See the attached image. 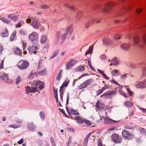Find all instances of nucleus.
Returning <instances> with one entry per match:
<instances>
[{
  "mask_svg": "<svg viewBox=\"0 0 146 146\" xmlns=\"http://www.w3.org/2000/svg\"><path fill=\"white\" fill-rule=\"evenodd\" d=\"M44 85V84L39 80L34 81L31 83V87L27 86L26 88V92L37 95L39 93V90H41L43 88Z\"/></svg>",
  "mask_w": 146,
  "mask_h": 146,
  "instance_id": "nucleus-1",
  "label": "nucleus"
},
{
  "mask_svg": "<svg viewBox=\"0 0 146 146\" xmlns=\"http://www.w3.org/2000/svg\"><path fill=\"white\" fill-rule=\"evenodd\" d=\"M29 62L26 60H21L17 64V67L21 70H25L28 67Z\"/></svg>",
  "mask_w": 146,
  "mask_h": 146,
  "instance_id": "nucleus-2",
  "label": "nucleus"
},
{
  "mask_svg": "<svg viewBox=\"0 0 146 146\" xmlns=\"http://www.w3.org/2000/svg\"><path fill=\"white\" fill-rule=\"evenodd\" d=\"M94 47V44H92L89 47V49L88 51H86L85 53V56H86L89 54L88 56V59L87 60V62L88 63V65L90 68L92 70H94V68L93 67L91 64V61L90 60V58L91 57V54L92 52L93 49Z\"/></svg>",
  "mask_w": 146,
  "mask_h": 146,
  "instance_id": "nucleus-3",
  "label": "nucleus"
},
{
  "mask_svg": "<svg viewBox=\"0 0 146 146\" xmlns=\"http://www.w3.org/2000/svg\"><path fill=\"white\" fill-rule=\"evenodd\" d=\"M39 48V46L38 44L33 45L28 47V50L30 53H34L35 54H38V52L37 51Z\"/></svg>",
  "mask_w": 146,
  "mask_h": 146,
  "instance_id": "nucleus-4",
  "label": "nucleus"
},
{
  "mask_svg": "<svg viewBox=\"0 0 146 146\" xmlns=\"http://www.w3.org/2000/svg\"><path fill=\"white\" fill-rule=\"evenodd\" d=\"M93 79H92L87 80L80 85L78 88L79 89L81 90L86 87L92 84L93 82Z\"/></svg>",
  "mask_w": 146,
  "mask_h": 146,
  "instance_id": "nucleus-5",
  "label": "nucleus"
},
{
  "mask_svg": "<svg viewBox=\"0 0 146 146\" xmlns=\"http://www.w3.org/2000/svg\"><path fill=\"white\" fill-rule=\"evenodd\" d=\"M122 135L123 137L125 139H129L134 137V135L133 134L125 130L122 131Z\"/></svg>",
  "mask_w": 146,
  "mask_h": 146,
  "instance_id": "nucleus-6",
  "label": "nucleus"
},
{
  "mask_svg": "<svg viewBox=\"0 0 146 146\" xmlns=\"http://www.w3.org/2000/svg\"><path fill=\"white\" fill-rule=\"evenodd\" d=\"M115 5L114 3H108L105 5L102 9L103 12L106 13L108 12L111 8Z\"/></svg>",
  "mask_w": 146,
  "mask_h": 146,
  "instance_id": "nucleus-7",
  "label": "nucleus"
},
{
  "mask_svg": "<svg viewBox=\"0 0 146 146\" xmlns=\"http://www.w3.org/2000/svg\"><path fill=\"white\" fill-rule=\"evenodd\" d=\"M77 62V61L74 59H71L69 61L66 62V69L68 70L71 68Z\"/></svg>",
  "mask_w": 146,
  "mask_h": 146,
  "instance_id": "nucleus-8",
  "label": "nucleus"
},
{
  "mask_svg": "<svg viewBox=\"0 0 146 146\" xmlns=\"http://www.w3.org/2000/svg\"><path fill=\"white\" fill-rule=\"evenodd\" d=\"M28 38L31 42L37 41L38 39V35L36 33L33 32L29 35Z\"/></svg>",
  "mask_w": 146,
  "mask_h": 146,
  "instance_id": "nucleus-9",
  "label": "nucleus"
},
{
  "mask_svg": "<svg viewBox=\"0 0 146 146\" xmlns=\"http://www.w3.org/2000/svg\"><path fill=\"white\" fill-rule=\"evenodd\" d=\"M20 14V13L19 12H17L16 13H11L9 15H8V17L13 21H16L18 20Z\"/></svg>",
  "mask_w": 146,
  "mask_h": 146,
  "instance_id": "nucleus-10",
  "label": "nucleus"
},
{
  "mask_svg": "<svg viewBox=\"0 0 146 146\" xmlns=\"http://www.w3.org/2000/svg\"><path fill=\"white\" fill-rule=\"evenodd\" d=\"M115 91H111L109 92L105 93L101 96V97L105 98H111L115 95L116 93Z\"/></svg>",
  "mask_w": 146,
  "mask_h": 146,
  "instance_id": "nucleus-11",
  "label": "nucleus"
},
{
  "mask_svg": "<svg viewBox=\"0 0 146 146\" xmlns=\"http://www.w3.org/2000/svg\"><path fill=\"white\" fill-rule=\"evenodd\" d=\"M112 140L116 143H120L122 140L121 137L116 134H113L111 136Z\"/></svg>",
  "mask_w": 146,
  "mask_h": 146,
  "instance_id": "nucleus-12",
  "label": "nucleus"
},
{
  "mask_svg": "<svg viewBox=\"0 0 146 146\" xmlns=\"http://www.w3.org/2000/svg\"><path fill=\"white\" fill-rule=\"evenodd\" d=\"M69 81L68 80L65 81L64 82L62 86L60 87V97L61 100H63L62 99V95L63 94V92L64 91L63 88L64 87H66L68 85Z\"/></svg>",
  "mask_w": 146,
  "mask_h": 146,
  "instance_id": "nucleus-13",
  "label": "nucleus"
},
{
  "mask_svg": "<svg viewBox=\"0 0 146 146\" xmlns=\"http://www.w3.org/2000/svg\"><path fill=\"white\" fill-rule=\"evenodd\" d=\"M33 20L32 23L31 25L35 29H38L40 26V23L37 19H34V18H32Z\"/></svg>",
  "mask_w": 146,
  "mask_h": 146,
  "instance_id": "nucleus-14",
  "label": "nucleus"
},
{
  "mask_svg": "<svg viewBox=\"0 0 146 146\" xmlns=\"http://www.w3.org/2000/svg\"><path fill=\"white\" fill-rule=\"evenodd\" d=\"M8 77H9L6 73H3L2 76H0V80H4V82L6 83H11L12 82L9 79Z\"/></svg>",
  "mask_w": 146,
  "mask_h": 146,
  "instance_id": "nucleus-15",
  "label": "nucleus"
},
{
  "mask_svg": "<svg viewBox=\"0 0 146 146\" xmlns=\"http://www.w3.org/2000/svg\"><path fill=\"white\" fill-rule=\"evenodd\" d=\"M103 42L108 45L115 46L116 43L115 41H113L108 38H106L103 40Z\"/></svg>",
  "mask_w": 146,
  "mask_h": 146,
  "instance_id": "nucleus-16",
  "label": "nucleus"
},
{
  "mask_svg": "<svg viewBox=\"0 0 146 146\" xmlns=\"http://www.w3.org/2000/svg\"><path fill=\"white\" fill-rule=\"evenodd\" d=\"M141 30L143 32L142 37V42L146 45V30L145 28L141 29Z\"/></svg>",
  "mask_w": 146,
  "mask_h": 146,
  "instance_id": "nucleus-17",
  "label": "nucleus"
},
{
  "mask_svg": "<svg viewBox=\"0 0 146 146\" xmlns=\"http://www.w3.org/2000/svg\"><path fill=\"white\" fill-rule=\"evenodd\" d=\"M83 13L81 11H78L76 16V19L77 21H80L82 19L83 16Z\"/></svg>",
  "mask_w": 146,
  "mask_h": 146,
  "instance_id": "nucleus-18",
  "label": "nucleus"
},
{
  "mask_svg": "<svg viewBox=\"0 0 146 146\" xmlns=\"http://www.w3.org/2000/svg\"><path fill=\"white\" fill-rule=\"evenodd\" d=\"M62 35V33L60 31H58L56 33V40L54 41L55 44L58 43L59 40L60 39Z\"/></svg>",
  "mask_w": 146,
  "mask_h": 146,
  "instance_id": "nucleus-19",
  "label": "nucleus"
},
{
  "mask_svg": "<svg viewBox=\"0 0 146 146\" xmlns=\"http://www.w3.org/2000/svg\"><path fill=\"white\" fill-rule=\"evenodd\" d=\"M104 119V123H106L108 124L110 123H113L114 122H116V121H114L111 119L109 118H107L105 117H102Z\"/></svg>",
  "mask_w": 146,
  "mask_h": 146,
  "instance_id": "nucleus-20",
  "label": "nucleus"
},
{
  "mask_svg": "<svg viewBox=\"0 0 146 146\" xmlns=\"http://www.w3.org/2000/svg\"><path fill=\"white\" fill-rule=\"evenodd\" d=\"M47 37L45 35H42L41 36L40 42L43 44H45L47 42Z\"/></svg>",
  "mask_w": 146,
  "mask_h": 146,
  "instance_id": "nucleus-21",
  "label": "nucleus"
},
{
  "mask_svg": "<svg viewBox=\"0 0 146 146\" xmlns=\"http://www.w3.org/2000/svg\"><path fill=\"white\" fill-rule=\"evenodd\" d=\"M85 68L84 66H79L76 68L74 70V71L77 72H82L84 70Z\"/></svg>",
  "mask_w": 146,
  "mask_h": 146,
  "instance_id": "nucleus-22",
  "label": "nucleus"
},
{
  "mask_svg": "<svg viewBox=\"0 0 146 146\" xmlns=\"http://www.w3.org/2000/svg\"><path fill=\"white\" fill-rule=\"evenodd\" d=\"M63 6L65 7L68 8L71 11H73L74 10V7L72 5H70L68 3H64Z\"/></svg>",
  "mask_w": 146,
  "mask_h": 146,
  "instance_id": "nucleus-23",
  "label": "nucleus"
},
{
  "mask_svg": "<svg viewBox=\"0 0 146 146\" xmlns=\"http://www.w3.org/2000/svg\"><path fill=\"white\" fill-rule=\"evenodd\" d=\"M75 118L79 123H81V124L84 123V121L85 119H83L80 117L78 116H75Z\"/></svg>",
  "mask_w": 146,
  "mask_h": 146,
  "instance_id": "nucleus-24",
  "label": "nucleus"
},
{
  "mask_svg": "<svg viewBox=\"0 0 146 146\" xmlns=\"http://www.w3.org/2000/svg\"><path fill=\"white\" fill-rule=\"evenodd\" d=\"M92 134L91 133H90L86 137L83 141V144L84 146H86L88 139Z\"/></svg>",
  "mask_w": 146,
  "mask_h": 146,
  "instance_id": "nucleus-25",
  "label": "nucleus"
},
{
  "mask_svg": "<svg viewBox=\"0 0 146 146\" xmlns=\"http://www.w3.org/2000/svg\"><path fill=\"white\" fill-rule=\"evenodd\" d=\"M135 86L137 88H144L143 82L137 83L135 84Z\"/></svg>",
  "mask_w": 146,
  "mask_h": 146,
  "instance_id": "nucleus-26",
  "label": "nucleus"
},
{
  "mask_svg": "<svg viewBox=\"0 0 146 146\" xmlns=\"http://www.w3.org/2000/svg\"><path fill=\"white\" fill-rule=\"evenodd\" d=\"M50 7L49 5L46 4H42L40 6V8L42 9H49Z\"/></svg>",
  "mask_w": 146,
  "mask_h": 146,
  "instance_id": "nucleus-27",
  "label": "nucleus"
},
{
  "mask_svg": "<svg viewBox=\"0 0 146 146\" xmlns=\"http://www.w3.org/2000/svg\"><path fill=\"white\" fill-rule=\"evenodd\" d=\"M28 128L30 131H33L35 129V126L32 123H29L28 124Z\"/></svg>",
  "mask_w": 146,
  "mask_h": 146,
  "instance_id": "nucleus-28",
  "label": "nucleus"
},
{
  "mask_svg": "<svg viewBox=\"0 0 146 146\" xmlns=\"http://www.w3.org/2000/svg\"><path fill=\"white\" fill-rule=\"evenodd\" d=\"M111 73L112 76H118L120 72L117 70H113L111 71Z\"/></svg>",
  "mask_w": 146,
  "mask_h": 146,
  "instance_id": "nucleus-29",
  "label": "nucleus"
},
{
  "mask_svg": "<svg viewBox=\"0 0 146 146\" xmlns=\"http://www.w3.org/2000/svg\"><path fill=\"white\" fill-rule=\"evenodd\" d=\"M63 70H60L59 73L57 75L56 79L57 80H59L61 79L62 74Z\"/></svg>",
  "mask_w": 146,
  "mask_h": 146,
  "instance_id": "nucleus-30",
  "label": "nucleus"
},
{
  "mask_svg": "<svg viewBox=\"0 0 146 146\" xmlns=\"http://www.w3.org/2000/svg\"><path fill=\"white\" fill-rule=\"evenodd\" d=\"M8 31L7 29H5L4 32H2L1 34V35L3 37H5L8 36Z\"/></svg>",
  "mask_w": 146,
  "mask_h": 146,
  "instance_id": "nucleus-31",
  "label": "nucleus"
},
{
  "mask_svg": "<svg viewBox=\"0 0 146 146\" xmlns=\"http://www.w3.org/2000/svg\"><path fill=\"white\" fill-rule=\"evenodd\" d=\"M133 41L135 46H137L139 42V39L138 36H135L133 38Z\"/></svg>",
  "mask_w": 146,
  "mask_h": 146,
  "instance_id": "nucleus-32",
  "label": "nucleus"
},
{
  "mask_svg": "<svg viewBox=\"0 0 146 146\" xmlns=\"http://www.w3.org/2000/svg\"><path fill=\"white\" fill-rule=\"evenodd\" d=\"M0 19L3 22L7 24H9L11 22L8 19H6L5 17H2Z\"/></svg>",
  "mask_w": 146,
  "mask_h": 146,
  "instance_id": "nucleus-33",
  "label": "nucleus"
},
{
  "mask_svg": "<svg viewBox=\"0 0 146 146\" xmlns=\"http://www.w3.org/2000/svg\"><path fill=\"white\" fill-rule=\"evenodd\" d=\"M130 46L126 44H123L121 45V47L123 50H127L129 48Z\"/></svg>",
  "mask_w": 146,
  "mask_h": 146,
  "instance_id": "nucleus-34",
  "label": "nucleus"
},
{
  "mask_svg": "<svg viewBox=\"0 0 146 146\" xmlns=\"http://www.w3.org/2000/svg\"><path fill=\"white\" fill-rule=\"evenodd\" d=\"M96 106L97 108L99 110H101L103 108L102 105L100 103V101H98L96 103Z\"/></svg>",
  "mask_w": 146,
  "mask_h": 146,
  "instance_id": "nucleus-35",
  "label": "nucleus"
},
{
  "mask_svg": "<svg viewBox=\"0 0 146 146\" xmlns=\"http://www.w3.org/2000/svg\"><path fill=\"white\" fill-rule=\"evenodd\" d=\"M119 94L125 98H127L128 97V95L126 93H125L121 89H120L119 90Z\"/></svg>",
  "mask_w": 146,
  "mask_h": 146,
  "instance_id": "nucleus-36",
  "label": "nucleus"
},
{
  "mask_svg": "<svg viewBox=\"0 0 146 146\" xmlns=\"http://www.w3.org/2000/svg\"><path fill=\"white\" fill-rule=\"evenodd\" d=\"M16 31H15L13 32L12 35H11L10 38V40L12 41L14 39L16 36Z\"/></svg>",
  "mask_w": 146,
  "mask_h": 146,
  "instance_id": "nucleus-37",
  "label": "nucleus"
},
{
  "mask_svg": "<svg viewBox=\"0 0 146 146\" xmlns=\"http://www.w3.org/2000/svg\"><path fill=\"white\" fill-rule=\"evenodd\" d=\"M53 91L54 93V98L56 100H58L57 90L56 89H55L54 88H53Z\"/></svg>",
  "mask_w": 146,
  "mask_h": 146,
  "instance_id": "nucleus-38",
  "label": "nucleus"
},
{
  "mask_svg": "<svg viewBox=\"0 0 146 146\" xmlns=\"http://www.w3.org/2000/svg\"><path fill=\"white\" fill-rule=\"evenodd\" d=\"M70 111L71 113L72 114L77 115H79V113L77 110L71 109L70 110Z\"/></svg>",
  "mask_w": 146,
  "mask_h": 146,
  "instance_id": "nucleus-39",
  "label": "nucleus"
},
{
  "mask_svg": "<svg viewBox=\"0 0 146 146\" xmlns=\"http://www.w3.org/2000/svg\"><path fill=\"white\" fill-rule=\"evenodd\" d=\"M22 51L18 48H16L14 51L15 54H21Z\"/></svg>",
  "mask_w": 146,
  "mask_h": 146,
  "instance_id": "nucleus-40",
  "label": "nucleus"
},
{
  "mask_svg": "<svg viewBox=\"0 0 146 146\" xmlns=\"http://www.w3.org/2000/svg\"><path fill=\"white\" fill-rule=\"evenodd\" d=\"M117 62V59L115 58L114 59H113L111 61V64H110V66L111 65V64H112L113 65H116Z\"/></svg>",
  "mask_w": 146,
  "mask_h": 146,
  "instance_id": "nucleus-41",
  "label": "nucleus"
},
{
  "mask_svg": "<svg viewBox=\"0 0 146 146\" xmlns=\"http://www.w3.org/2000/svg\"><path fill=\"white\" fill-rule=\"evenodd\" d=\"M125 104L127 107H131L133 105V104L130 101H126L125 102Z\"/></svg>",
  "mask_w": 146,
  "mask_h": 146,
  "instance_id": "nucleus-42",
  "label": "nucleus"
},
{
  "mask_svg": "<svg viewBox=\"0 0 146 146\" xmlns=\"http://www.w3.org/2000/svg\"><path fill=\"white\" fill-rule=\"evenodd\" d=\"M126 90L128 94L130 95V96H132L133 94V92L132 91H131L130 90V89L129 88H126Z\"/></svg>",
  "mask_w": 146,
  "mask_h": 146,
  "instance_id": "nucleus-43",
  "label": "nucleus"
},
{
  "mask_svg": "<svg viewBox=\"0 0 146 146\" xmlns=\"http://www.w3.org/2000/svg\"><path fill=\"white\" fill-rule=\"evenodd\" d=\"M59 52V51L58 50H56V51H55L52 56H50V59H51L53 58H54L58 54Z\"/></svg>",
  "mask_w": 146,
  "mask_h": 146,
  "instance_id": "nucleus-44",
  "label": "nucleus"
},
{
  "mask_svg": "<svg viewBox=\"0 0 146 146\" xmlns=\"http://www.w3.org/2000/svg\"><path fill=\"white\" fill-rule=\"evenodd\" d=\"M114 38L115 40L114 41H115V43L116 44V43L117 42L116 41L117 40L119 39L120 38V35H119L116 34L115 35L114 37Z\"/></svg>",
  "mask_w": 146,
  "mask_h": 146,
  "instance_id": "nucleus-45",
  "label": "nucleus"
},
{
  "mask_svg": "<svg viewBox=\"0 0 146 146\" xmlns=\"http://www.w3.org/2000/svg\"><path fill=\"white\" fill-rule=\"evenodd\" d=\"M72 28V25H69L67 28L66 30V32L68 34L69 32L70 31Z\"/></svg>",
  "mask_w": 146,
  "mask_h": 146,
  "instance_id": "nucleus-46",
  "label": "nucleus"
},
{
  "mask_svg": "<svg viewBox=\"0 0 146 146\" xmlns=\"http://www.w3.org/2000/svg\"><path fill=\"white\" fill-rule=\"evenodd\" d=\"M68 34L66 32L64 34L62 37V42H63L66 37Z\"/></svg>",
  "mask_w": 146,
  "mask_h": 146,
  "instance_id": "nucleus-47",
  "label": "nucleus"
},
{
  "mask_svg": "<svg viewBox=\"0 0 146 146\" xmlns=\"http://www.w3.org/2000/svg\"><path fill=\"white\" fill-rule=\"evenodd\" d=\"M40 116L42 120H44L45 118L44 114L43 112L41 111L40 113Z\"/></svg>",
  "mask_w": 146,
  "mask_h": 146,
  "instance_id": "nucleus-48",
  "label": "nucleus"
},
{
  "mask_svg": "<svg viewBox=\"0 0 146 146\" xmlns=\"http://www.w3.org/2000/svg\"><path fill=\"white\" fill-rule=\"evenodd\" d=\"M95 22V19L93 18H91L88 21V22L90 25L93 24Z\"/></svg>",
  "mask_w": 146,
  "mask_h": 146,
  "instance_id": "nucleus-49",
  "label": "nucleus"
},
{
  "mask_svg": "<svg viewBox=\"0 0 146 146\" xmlns=\"http://www.w3.org/2000/svg\"><path fill=\"white\" fill-rule=\"evenodd\" d=\"M84 123H85L87 125L89 126H91L92 125V123L90 122V121L86 120L85 119L84 120Z\"/></svg>",
  "mask_w": 146,
  "mask_h": 146,
  "instance_id": "nucleus-50",
  "label": "nucleus"
},
{
  "mask_svg": "<svg viewBox=\"0 0 146 146\" xmlns=\"http://www.w3.org/2000/svg\"><path fill=\"white\" fill-rule=\"evenodd\" d=\"M57 105L58 106V107H61L62 106V104L63 103V101H56Z\"/></svg>",
  "mask_w": 146,
  "mask_h": 146,
  "instance_id": "nucleus-51",
  "label": "nucleus"
},
{
  "mask_svg": "<svg viewBox=\"0 0 146 146\" xmlns=\"http://www.w3.org/2000/svg\"><path fill=\"white\" fill-rule=\"evenodd\" d=\"M21 77L20 76H18L16 79V84H18L21 81Z\"/></svg>",
  "mask_w": 146,
  "mask_h": 146,
  "instance_id": "nucleus-52",
  "label": "nucleus"
},
{
  "mask_svg": "<svg viewBox=\"0 0 146 146\" xmlns=\"http://www.w3.org/2000/svg\"><path fill=\"white\" fill-rule=\"evenodd\" d=\"M97 144L98 146H103L102 141L100 139L98 140Z\"/></svg>",
  "mask_w": 146,
  "mask_h": 146,
  "instance_id": "nucleus-53",
  "label": "nucleus"
},
{
  "mask_svg": "<svg viewBox=\"0 0 146 146\" xmlns=\"http://www.w3.org/2000/svg\"><path fill=\"white\" fill-rule=\"evenodd\" d=\"M19 127L17 126L16 125H9V127H12L14 129L17 128Z\"/></svg>",
  "mask_w": 146,
  "mask_h": 146,
  "instance_id": "nucleus-54",
  "label": "nucleus"
},
{
  "mask_svg": "<svg viewBox=\"0 0 146 146\" xmlns=\"http://www.w3.org/2000/svg\"><path fill=\"white\" fill-rule=\"evenodd\" d=\"M21 22H18L17 24L15 25L16 28H19L21 26Z\"/></svg>",
  "mask_w": 146,
  "mask_h": 146,
  "instance_id": "nucleus-55",
  "label": "nucleus"
},
{
  "mask_svg": "<svg viewBox=\"0 0 146 146\" xmlns=\"http://www.w3.org/2000/svg\"><path fill=\"white\" fill-rule=\"evenodd\" d=\"M143 76H146V67L144 68L143 69Z\"/></svg>",
  "mask_w": 146,
  "mask_h": 146,
  "instance_id": "nucleus-56",
  "label": "nucleus"
},
{
  "mask_svg": "<svg viewBox=\"0 0 146 146\" xmlns=\"http://www.w3.org/2000/svg\"><path fill=\"white\" fill-rule=\"evenodd\" d=\"M16 121L17 123H21L23 122L22 120L20 118L17 119L16 120Z\"/></svg>",
  "mask_w": 146,
  "mask_h": 146,
  "instance_id": "nucleus-57",
  "label": "nucleus"
},
{
  "mask_svg": "<svg viewBox=\"0 0 146 146\" xmlns=\"http://www.w3.org/2000/svg\"><path fill=\"white\" fill-rule=\"evenodd\" d=\"M127 77V74L121 75L120 78L121 79H124L125 78Z\"/></svg>",
  "mask_w": 146,
  "mask_h": 146,
  "instance_id": "nucleus-58",
  "label": "nucleus"
},
{
  "mask_svg": "<svg viewBox=\"0 0 146 146\" xmlns=\"http://www.w3.org/2000/svg\"><path fill=\"white\" fill-rule=\"evenodd\" d=\"M139 109L143 113H146V109L143 108H140Z\"/></svg>",
  "mask_w": 146,
  "mask_h": 146,
  "instance_id": "nucleus-59",
  "label": "nucleus"
},
{
  "mask_svg": "<svg viewBox=\"0 0 146 146\" xmlns=\"http://www.w3.org/2000/svg\"><path fill=\"white\" fill-rule=\"evenodd\" d=\"M103 91L101 89L97 91V94L98 95L103 92Z\"/></svg>",
  "mask_w": 146,
  "mask_h": 146,
  "instance_id": "nucleus-60",
  "label": "nucleus"
},
{
  "mask_svg": "<svg viewBox=\"0 0 146 146\" xmlns=\"http://www.w3.org/2000/svg\"><path fill=\"white\" fill-rule=\"evenodd\" d=\"M131 37V36L130 35L126 33L125 35V37L126 38H127L128 39H130Z\"/></svg>",
  "mask_w": 146,
  "mask_h": 146,
  "instance_id": "nucleus-61",
  "label": "nucleus"
},
{
  "mask_svg": "<svg viewBox=\"0 0 146 146\" xmlns=\"http://www.w3.org/2000/svg\"><path fill=\"white\" fill-rule=\"evenodd\" d=\"M23 138H22L20 140L18 141L17 143L19 144H21L23 142Z\"/></svg>",
  "mask_w": 146,
  "mask_h": 146,
  "instance_id": "nucleus-62",
  "label": "nucleus"
},
{
  "mask_svg": "<svg viewBox=\"0 0 146 146\" xmlns=\"http://www.w3.org/2000/svg\"><path fill=\"white\" fill-rule=\"evenodd\" d=\"M26 22L27 23H30L31 22V19L28 18L26 19Z\"/></svg>",
  "mask_w": 146,
  "mask_h": 146,
  "instance_id": "nucleus-63",
  "label": "nucleus"
},
{
  "mask_svg": "<svg viewBox=\"0 0 146 146\" xmlns=\"http://www.w3.org/2000/svg\"><path fill=\"white\" fill-rule=\"evenodd\" d=\"M143 82L144 88H146V79L144 80Z\"/></svg>",
  "mask_w": 146,
  "mask_h": 146,
  "instance_id": "nucleus-64",
  "label": "nucleus"
}]
</instances>
